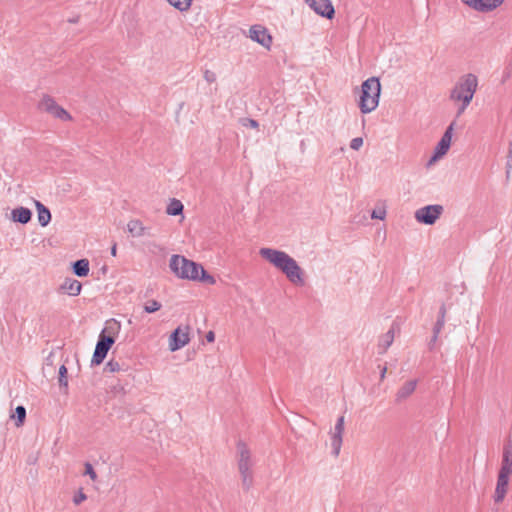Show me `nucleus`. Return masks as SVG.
Instances as JSON below:
<instances>
[{
  "instance_id": "c9c22d12",
  "label": "nucleus",
  "mask_w": 512,
  "mask_h": 512,
  "mask_svg": "<svg viewBox=\"0 0 512 512\" xmlns=\"http://www.w3.org/2000/svg\"><path fill=\"white\" fill-rule=\"evenodd\" d=\"M386 216V211L384 209L373 210L371 214L372 219H380L383 220Z\"/></svg>"
},
{
  "instance_id": "37998d69",
  "label": "nucleus",
  "mask_w": 512,
  "mask_h": 512,
  "mask_svg": "<svg viewBox=\"0 0 512 512\" xmlns=\"http://www.w3.org/2000/svg\"><path fill=\"white\" fill-rule=\"evenodd\" d=\"M437 340H433V338L431 339L430 343H429V349H433V346L434 344L436 343Z\"/></svg>"
},
{
  "instance_id": "bb28decb",
  "label": "nucleus",
  "mask_w": 512,
  "mask_h": 512,
  "mask_svg": "<svg viewBox=\"0 0 512 512\" xmlns=\"http://www.w3.org/2000/svg\"><path fill=\"white\" fill-rule=\"evenodd\" d=\"M16 419L15 425L16 427H20L24 424L26 418V409L24 406H17L15 409V414L12 416Z\"/></svg>"
},
{
  "instance_id": "412c9836",
  "label": "nucleus",
  "mask_w": 512,
  "mask_h": 512,
  "mask_svg": "<svg viewBox=\"0 0 512 512\" xmlns=\"http://www.w3.org/2000/svg\"><path fill=\"white\" fill-rule=\"evenodd\" d=\"M32 213L28 208L17 207L12 210V219L15 222L26 224L31 220Z\"/></svg>"
},
{
  "instance_id": "2eb2a0df",
  "label": "nucleus",
  "mask_w": 512,
  "mask_h": 512,
  "mask_svg": "<svg viewBox=\"0 0 512 512\" xmlns=\"http://www.w3.org/2000/svg\"><path fill=\"white\" fill-rule=\"evenodd\" d=\"M510 474L511 473L504 471H499L498 473L496 488L493 496L496 503H501L507 494Z\"/></svg>"
},
{
  "instance_id": "aec40b11",
  "label": "nucleus",
  "mask_w": 512,
  "mask_h": 512,
  "mask_svg": "<svg viewBox=\"0 0 512 512\" xmlns=\"http://www.w3.org/2000/svg\"><path fill=\"white\" fill-rule=\"evenodd\" d=\"M37 209L38 222L42 227L47 226L51 221V213L49 209L43 205L40 201L35 202Z\"/></svg>"
},
{
  "instance_id": "f704fd0d",
  "label": "nucleus",
  "mask_w": 512,
  "mask_h": 512,
  "mask_svg": "<svg viewBox=\"0 0 512 512\" xmlns=\"http://www.w3.org/2000/svg\"><path fill=\"white\" fill-rule=\"evenodd\" d=\"M87 499V496L86 494L80 490L78 493H76L73 497V503L75 505H79L80 503H82L83 501H85Z\"/></svg>"
},
{
  "instance_id": "39448f33",
  "label": "nucleus",
  "mask_w": 512,
  "mask_h": 512,
  "mask_svg": "<svg viewBox=\"0 0 512 512\" xmlns=\"http://www.w3.org/2000/svg\"><path fill=\"white\" fill-rule=\"evenodd\" d=\"M238 469L242 478V486L244 490H249L253 484V474L251 471L253 462L251 453L247 445L243 442L237 444Z\"/></svg>"
},
{
  "instance_id": "49530a36",
  "label": "nucleus",
  "mask_w": 512,
  "mask_h": 512,
  "mask_svg": "<svg viewBox=\"0 0 512 512\" xmlns=\"http://www.w3.org/2000/svg\"><path fill=\"white\" fill-rule=\"evenodd\" d=\"M107 329L112 330L113 327L110 325V326L107 327Z\"/></svg>"
},
{
  "instance_id": "c756f323",
  "label": "nucleus",
  "mask_w": 512,
  "mask_h": 512,
  "mask_svg": "<svg viewBox=\"0 0 512 512\" xmlns=\"http://www.w3.org/2000/svg\"><path fill=\"white\" fill-rule=\"evenodd\" d=\"M444 325H445V320L437 319V321L433 327V340L438 339V336H439L441 330L443 329Z\"/></svg>"
},
{
  "instance_id": "20e7f679",
  "label": "nucleus",
  "mask_w": 512,
  "mask_h": 512,
  "mask_svg": "<svg viewBox=\"0 0 512 512\" xmlns=\"http://www.w3.org/2000/svg\"><path fill=\"white\" fill-rule=\"evenodd\" d=\"M171 270L180 278L197 280L202 266L180 255H173L169 264Z\"/></svg>"
},
{
  "instance_id": "7c9ffc66",
  "label": "nucleus",
  "mask_w": 512,
  "mask_h": 512,
  "mask_svg": "<svg viewBox=\"0 0 512 512\" xmlns=\"http://www.w3.org/2000/svg\"><path fill=\"white\" fill-rule=\"evenodd\" d=\"M105 370L111 373L118 372L121 370V365L118 361L110 360L106 363Z\"/></svg>"
},
{
  "instance_id": "cd10ccee",
  "label": "nucleus",
  "mask_w": 512,
  "mask_h": 512,
  "mask_svg": "<svg viewBox=\"0 0 512 512\" xmlns=\"http://www.w3.org/2000/svg\"><path fill=\"white\" fill-rule=\"evenodd\" d=\"M161 303L156 300H150L144 305V311L146 313H154L161 308Z\"/></svg>"
},
{
  "instance_id": "ddd939ff",
  "label": "nucleus",
  "mask_w": 512,
  "mask_h": 512,
  "mask_svg": "<svg viewBox=\"0 0 512 512\" xmlns=\"http://www.w3.org/2000/svg\"><path fill=\"white\" fill-rule=\"evenodd\" d=\"M344 416L337 419L334 430L331 432V446L334 456H338L341 450L344 433Z\"/></svg>"
},
{
  "instance_id": "f257e3e1",
  "label": "nucleus",
  "mask_w": 512,
  "mask_h": 512,
  "mask_svg": "<svg viewBox=\"0 0 512 512\" xmlns=\"http://www.w3.org/2000/svg\"><path fill=\"white\" fill-rule=\"evenodd\" d=\"M259 255L280 270L292 284L304 285V272L289 254L281 250L263 247L259 250Z\"/></svg>"
},
{
  "instance_id": "393cba45",
  "label": "nucleus",
  "mask_w": 512,
  "mask_h": 512,
  "mask_svg": "<svg viewBox=\"0 0 512 512\" xmlns=\"http://www.w3.org/2000/svg\"><path fill=\"white\" fill-rule=\"evenodd\" d=\"M168 3L180 12L188 11L191 7L192 0H167Z\"/></svg>"
},
{
  "instance_id": "dca6fc26",
  "label": "nucleus",
  "mask_w": 512,
  "mask_h": 512,
  "mask_svg": "<svg viewBox=\"0 0 512 512\" xmlns=\"http://www.w3.org/2000/svg\"><path fill=\"white\" fill-rule=\"evenodd\" d=\"M417 380H409L405 382L395 394V402L402 403L408 399L416 390Z\"/></svg>"
},
{
  "instance_id": "a18cd8bd",
  "label": "nucleus",
  "mask_w": 512,
  "mask_h": 512,
  "mask_svg": "<svg viewBox=\"0 0 512 512\" xmlns=\"http://www.w3.org/2000/svg\"><path fill=\"white\" fill-rule=\"evenodd\" d=\"M306 4H309L311 0H304Z\"/></svg>"
},
{
  "instance_id": "4c0bfd02",
  "label": "nucleus",
  "mask_w": 512,
  "mask_h": 512,
  "mask_svg": "<svg viewBox=\"0 0 512 512\" xmlns=\"http://www.w3.org/2000/svg\"><path fill=\"white\" fill-rule=\"evenodd\" d=\"M445 317H446V306H445V304H442L439 309L438 319L445 320Z\"/></svg>"
},
{
  "instance_id": "2f4dec72",
  "label": "nucleus",
  "mask_w": 512,
  "mask_h": 512,
  "mask_svg": "<svg viewBox=\"0 0 512 512\" xmlns=\"http://www.w3.org/2000/svg\"><path fill=\"white\" fill-rule=\"evenodd\" d=\"M197 280H201L203 282H206V283H209V284H214L215 283V279L213 278V276L209 275L205 270L204 268L202 267V270H200V273H199V278Z\"/></svg>"
},
{
  "instance_id": "58836bf2",
  "label": "nucleus",
  "mask_w": 512,
  "mask_h": 512,
  "mask_svg": "<svg viewBox=\"0 0 512 512\" xmlns=\"http://www.w3.org/2000/svg\"><path fill=\"white\" fill-rule=\"evenodd\" d=\"M206 339L208 342H213L214 339H215V335H214V332L212 331H209L207 334H206Z\"/></svg>"
},
{
  "instance_id": "c85d7f7f",
  "label": "nucleus",
  "mask_w": 512,
  "mask_h": 512,
  "mask_svg": "<svg viewBox=\"0 0 512 512\" xmlns=\"http://www.w3.org/2000/svg\"><path fill=\"white\" fill-rule=\"evenodd\" d=\"M59 384L60 386L68 387L67 368L61 365L59 368Z\"/></svg>"
},
{
  "instance_id": "4be33fe9",
  "label": "nucleus",
  "mask_w": 512,
  "mask_h": 512,
  "mask_svg": "<svg viewBox=\"0 0 512 512\" xmlns=\"http://www.w3.org/2000/svg\"><path fill=\"white\" fill-rule=\"evenodd\" d=\"M61 288L71 296H78L82 289V284L75 279L67 278Z\"/></svg>"
},
{
  "instance_id": "5701e85b",
  "label": "nucleus",
  "mask_w": 512,
  "mask_h": 512,
  "mask_svg": "<svg viewBox=\"0 0 512 512\" xmlns=\"http://www.w3.org/2000/svg\"><path fill=\"white\" fill-rule=\"evenodd\" d=\"M73 273L78 277H85L89 273V261L80 259L73 263Z\"/></svg>"
},
{
  "instance_id": "4468645a",
  "label": "nucleus",
  "mask_w": 512,
  "mask_h": 512,
  "mask_svg": "<svg viewBox=\"0 0 512 512\" xmlns=\"http://www.w3.org/2000/svg\"><path fill=\"white\" fill-rule=\"evenodd\" d=\"M308 6L318 15L332 19L335 14L334 7L330 0H311Z\"/></svg>"
},
{
  "instance_id": "f3484780",
  "label": "nucleus",
  "mask_w": 512,
  "mask_h": 512,
  "mask_svg": "<svg viewBox=\"0 0 512 512\" xmlns=\"http://www.w3.org/2000/svg\"><path fill=\"white\" fill-rule=\"evenodd\" d=\"M499 471L512 473V441L508 440L503 446L502 461Z\"/></svg>"
},
{
  "instance_id": "ea45409f",
  "label": "nucleus",
  "mask_w": 512,
  "mask_h": 512,
  "mask_svg": "<svg viewBox=\"0 0 512 512\" xmlns=\"http://www.w3.org/2000/svg\"><path fill=\"white\" fill-rule=\"evenodd\" d=\"M387 373V367L383 366L380 370V380H384Z\"/></svg>"
},
{
  "instance_id": "a19ab883",
  "label": "nucleus",
  "mask_w": 512,
  "mask_h": 512,
  "mask_svg": "<svg viewBox=\"0 0 512 512\" xmlns=\"http://www.w3.org/2000/svg\"><path fill=\"white\" fill-rule=\"evenodd\" d=\"M247 122L249 123V126L252 127V128H257L258 127V122L254 119H246Z\"/></svg>"
},
{
  "instance_id": "423d86ee",
  "label": "nucleus",
  "mask_w": 512,
  "mask_h": 512,
  "mask_svg": "<svg viewBox=\"0 0 512 512\" xmlns=\"http://www.w3.org/2000/svg\"><path fill=\"white\" fill-rule=\"evenodd\" d=\"M37 109L41 112H45L52 117L59 119L61 121H71V114L60 106L55 99L48 95L44 94L37 104Z\"/></svg>"
},
{
  "instance_id": "72a5a7b5",
  "label": "nucleus",
  "mask_w": 512,
  "mask_h": 512,
  "mask_svg": "<svg viewBox=\"0 0 512 512\" xmlns=\"http://www.w3.org/2000/svg\"><path fill=\"white\" fill-rule=\"evenodd\" d=\"M85 474L89 475V477L94 481L97 478V474L90 463H85Z\"/></svg>"
},
{
  "instance_id": "6e6552de",
  "label": "nucleus",
  "mask_w": 512,
  "mask_h": 512,
  "mask_svg": "<svg viewBox=\"0 0 512 512\" xmlns=\"http://www.w3.org/2000/svg\"><path fill=\"white\" fill-rule=\"evenodd\" d=\"M114 342L115 340L111 335L107 336L104 335L103 333L100 334L91 361L93 365H99L104 361L108 351L110 350Z\"/></svg>"
},
{
  "instance_id": "9d476101",
  "label": "nucleus",
  "mask_w": 512,
  "mask_h": 512,
  "mask_svg": "<svg viewBox=\"0 0 512 512\" xmlns=\"http://www.w3.org/2000/svg\"><path fill=\"white\" fill-rule=\"evenodd\" d=\"M189 341H190L189 327L188 326L185 328L178 327L170 335L169 349L172 352L177 351V350L181 349L182 347H184L185 345H187L189 343Z\"/></svg>"
},
{
  "instance_id": "473e14b6",
  "label": "nucleus",
  "mask_w": 512,
  "mask_h": 512,
  "mask_svg": "<svg viewBox=\"0 0 512 512\" xmlns=\"http://www.w3.org/2000/svg\"><path fill=\"white\" fill-rule=\"evenodd\" d=\"M363 145V138L362 137H356L353 138L350 142V148L353 150H359Z\"/></svg>"
},
{
  "instance_id": "0eeeda50",
  "label": "nucleus",
  "mask_w": 512,
  "mask_h": 512,
  "mask_svg": "<svg viewBox=\"0 0 512 512\" xmlns=\"http://www.w3.org/2000/svg\"><path fill=\"white\" fill-rule=\"evenodd\" d=\"M442 212L443 206L441 205H427L416 210L414 216L419 223L433 225L439 219Z\"/></svg>"
},
{
  "instance_id": "f03ea898",
  "label": "nucleus",
  "mask_w": 512,
  "mask_h": 512,
  "mask_svg": "<svg viewBox=\"0 0 512 512\" xmlns=\"http://www.w3.org/2000/svg\"><path fill=\"white\" fill-rule=\"evenodd\" d=\"M478 87V78L475 74L468 73L459 78L451 90L450 98L453 101L461 102L458 115H461L471 103Z\"/></svg>"
},
{
  "instance_id": "a211bd4d",
  "label": "nucleus",
  "mask_w": 512,
  "mask_h": 512,
  "mask_svg": "<svg viewBox=\"0 0 512 512\" xmlns=\"http://www.w3.org/2000/svg\"><path fill=\"white\" fill-rule=\"evenodd\" d=\"M395 337L394 324L392 327L383 335L379 337L378 340V353L384 354L387 352L389 347L392 345Z\"/></svg>"
},
{
  "instance_id": "e433bc0d",
  "label": "nucleus",
  "mask_w": 512,
  "mask_h": 512,
  "mask_svg": "<svg viewBox=\"0 0 512 512\" xmlns=\"http://www.w3.org/2000/svg\"><path fill=\"white\" fill-rule=\"evenodd\" d=\"M204 79L208 82V83H213L216 81V74L210 70H206L204 72Z\"/></svg>"
},
{
  "instance_id": "9b49d317",
  "label": "nucleus",
  "mask_w": 512,
  "mask_h": 512,
  "mask_svg": "<svg viewBox=\"0 0 512 512\" xmlns=\"http://www.w3.org/2000/svg\"><path fill=\"white\" fill-rule=\"evenodd\" d=\"M249 37L251 40L259 43L266 49H270L272 45V36L268 30L262 25H253L249 29Z\"/></svg>"
},
{
  "instance_id": "b1692460",
  "label": "nucleus",
  "mask_w": 512,
  "mask_h": 512,
  "mask_svg": "<svg viewBox=\"0 0 512 512\" xmlns=\"http://www.w3.org/2000/svg\"><path fill=\"white\" fill-rule=\"evenodd\" d=\"M184 206L180 200L171 199L170 203L166 208V213L171 216H177L182 214Z\"/></svg>"
},
{
  "instance_id": "c03bdc74",
  "label": "nucleus",
  "mask_w": 512,
  "mask_h": 512,
  "mask_svg": "<svg viewBox=\"0 0 512 512\" xmlns=\"http://www.w3.org/2000/svg\"><path fill=\"white\" fill-rule=\"evenodd\" d=\"M112 325L116 326L117 329L120 328V325L117 321L113 320Z\"/></svg>"
},
{
  "instance_id": "7ed1b4c3",
  "label": "nucleus",
  "mask_w": 512,
  "mask_h": 512,
  "mask_svg": "<svg viewBox=\"0 0 512 512\" xmlns=\"http://www.w3.org/2000/svg\"><path fill=\"white\" fill-rule=\"evenodd\" d=\"M380 93L381 84L379 78L370 77L362 83L358 106L363 114L371 113L378 107Z\"/></svg>"
},
{
  "instance_id": "79ce46f5",
  "label": "nucleus",
  "mask_w": 512,
  "mask_h": 512,
  "mask_svg": "<svg viewBox=\"0 0 512 512\" xmlns=\"http://www.w3.org/2000/svg\"><path fill=\"white\" fill-rule=\"evenodd\" d=\"M111 254H112V256L117 255V244L116 243H114L111 247Z\"/></svg>"
},
{
  "instance_id": "a878e982",
  "label": "nucleus",
  "mask_w": 512,
  "mask_h": 512,
  "mask_svg": "<svg viewBox=\"0 0 512 512\" xmlns=\"http://www.w3.org/2000/svg\"><path fill=\"white\" fill-rule=\"evenodd\" d=\"M512 173V138L508 145V152L506 156V164H505V176L506 180L509 181Z\"/></svg>"
},
{
  "instance_id": "6ab92c4d",
  "label": "nucleus",
  "mask_w": 512,
  "mask_h": 512,
  "mask_svg": "<svg viewBox=\"0 0 512 512\" xmlns=\"http://www.w3.org/2000/svg\"><path fill=\"white\" fill-rule=\"evenodd\" d=\"M127 230L133 237L150 235L149 229L138 219L130 220L127 224Z\"/></svg>"
},
{
  "instance_id": "1a4fd4ad",
  "label": "nucleus",
  "mask_w": 512,
  "mask_h": 512,
  "mask_svg": "<svg viewBox=\"0 0 512 512\" xmlns=\"http://www.w3.org/2000/svg\"><path fill=\"white\" fill-rule=\"evenodd\" d=\"M504 1L505 0H461L465 6L481 13H488L495 10L501 6Z\"/></svg>"
},
{
  "instance_id": "f8f14e48",
  "label": "nucleus",
  "mask_w": 512,
  "mask_h": 512,
  "mask_svg": "<svg viewBox=\"0 0 512 512\" xmlns=\"http://www.w3.org/2000/svg\"><path fill=\"white\" fill-rule=\"evenodd\" d=\"M452 131H453V123H451L447 127L446 131L442 135L440 141L438 142V144L435 148L434 155L431 158L430 163L441 158L442 156H444L447 153V151L449 150L450 145H451Z\"/></svg>"
}]
</instances>
